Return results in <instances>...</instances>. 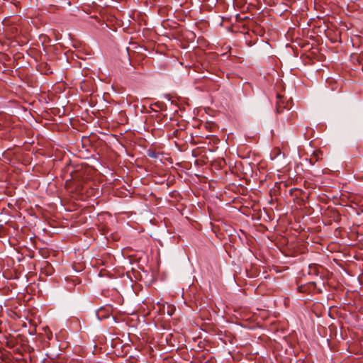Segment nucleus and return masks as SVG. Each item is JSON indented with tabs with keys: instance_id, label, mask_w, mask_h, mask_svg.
<instances>
[{
	"instance_id": "f257e3e1",
	"label": "nucleus",
	"mask_w": 363,
	"mask_h": 363,
	"mask_svg": "<svg viewBox=\"0 0 363 363\" xmlns=\"http://www.w3.org/2000/svg\"><path fill=\"white\" fill-rule=\"evenodd\" d=\"M289 102L286 101V99L284 96L280 94H277V102H276V112L277 113H281L284 109L289 108Z\"/></svg>"
},
{
	"instance_id": "f03ea898",
	"label": "nucleus",
	"mask_w": 363,
	"mask_h": 363,
	"mask_svg": "<svg viewBox=\"0 0 363 363\" xmlns=\"http://www.w3.org/2000/svg\"><path fill=\"white\" fill-rule=\"evenodd\" d=\"M352 159L359 158L363 155V145H357L352 147L350 150Z\"/></svg>"
},
{
	"instance_id": "7ed1b4c3",
	"label": "nucleus",
	"mask_w": 363,
	"mask_h": 363,
	"mask_svg": "<svg viewBox=\"0 0 363 363\" xmlns=\"http://www.w3.org/2000/svg\"><path fill=\"white\" fill-rule=\"evenodd\" d=\"M322 159V151L320 150H316L313 152V155H311L309 162L311 164H314L315 162H318L319 160H321Z\"/></svg>"
},
{
	"instance_id": "20e7f679",
	"label": "nucleus",
	"mask_w": 363,
	"mask_h": 363,
	"mask_svg": "<svg viewBox=\"0 0 363 363\" xmlns=\"http://www.w3.org/2000/svg\"><path fill=\"white\" fill-rule=\"evenodd\" d=\"M319 265L312 264L309 265V274L318 276L319 274Z\"/></svg>"
},
{
	"instance_id": "39448f33",
	"label": "nucleus",
	"mask_w": 363,
	"mask_h": 363,
	"mask_svg": "<svg viewBox=\"0 0 363 363\" xmlns=\"http://www.w3.org/2000/svg\"><path fill=\"white\" fill-rule=\"evenodd\" d=\"M315 282H310L308 284L307 286H299L298 287V289L300 292H306V287L311 289H314L315 287Z\"/></svg>"
},
{
	"instance_id": "423d86ee",
	"label": "nucleus",
	"mask_w": 363,
	"mask_h": 363,
	"mask_svg": "<svg viewBox=\"0 0 363 363\" xmlns=\"http://www.w3.org/2000/svg\"><path fill=\"white\" fill-rule=\"evenodd\" d=\"M159 152H157L155 150H149L147 151V155L150 157H152V158H157L158 156H159Z\"/></svg>"
}]
</instances>
